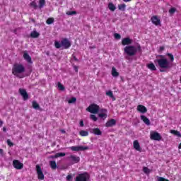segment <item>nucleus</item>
<instances>
[{"instance_id": "obj_1", "label": "nucleus", "mask_w": 181, "mask_h": 181, "mask_svg": "<svg viewBox=\"0 0 181 181\" xmlns=\"http://www.w3.org/2000/svg\"><path fill=\"white\" fill-rule=\"evenodd\" d=\"M157 57L159 59H155L154 62L158 64V66L160 69V71L163 73L165 70H168L170 68V62L168 59L165 58L163 55H158Z\"/></svg>"}, {"instance_id": "obj_2", "label": "nucleus", "mask_w": 181, "mask_h": 181, "mask_svg": "<svg viewBox=\"0 0 181 181\" xmlns=\"http://www.w3.org/2000/svg\"><path fill=\"white\" fill-rule=\"evenodd\" d=\"M26 71V69L25 68V66L22 64H14L12 68V74L13 76H16V77H18V78H23L25 77L23 75V73Z\"/></svg>"}, {"instance_id": "obj_3", "label": "nucleus", "mask_w": 181, "mask_h": 181, "mask_svg": "<svg viewBox=\"0 0 181 181\" xmlns=\"http://www.w3.org/2000/svg\"><path fill=\"white\" fill-rule=\"evenodd\" d=\"M124 52L129 57H133L138 52H142V48L140 45H139L137 47L134 45H127L124 48Z\"/></svg>"}, {"instance_id": "obj_4", "label": "nucleus", "mask_w": 181, "mask_h": 181, "mask_svg": "<svg viewBox=\"0 0 181 181\" xmlns=\"http://www.w3.org/2000/svg\"><path fill=\"white\" fill-rule=\"evenodd\" d=\"M86 110L91 114H98L100 111V106L97 104H91L87 107Z\"/></svg>"}, {"instance_id": "obj_5", "label": "nucleus", "mask_w": 181, "mask_h": 181, "mask_svg": "<svg viewBox=\"0 0 181 181\" xmlns=\"http://www.w3.org/2000/svg\"><path fill=\"white\" fill-rule=\"evenodd\" d=\"M90 180V175L87 173L78 174L76 177L75 181H88Z\"/></svg>"}, {"instance_id": "obj_6", "label": "nucleus", "mask_w": 181, "mask_h": 181, "mask_svg": "<svg viewBox=\"0 0 181 181\" xmlns=\"http://www.w3.org/2000/svg\"><path fill=\"white\" fill-rule=\"evenodd\" d=\"M70 149L74 151V152H80L83 151H88V146H73L70 147Z\"/></svg>"}, {"instance_id": "obj_7", "label": "nucleus", "mask_w": 181, "mask_h": 181, "mask_svg": "<svg viewBox=\"0 0 181 181\" xmlns=\"http://www.w3.org/2000/svg\"><path fill=\"white\" fill-rule=\"evenodd\" d=\"M36 172L37 175V177L39 180H45V174H43V171H42V168L40 165H36Z\"/></svg>"}, {"instance_id": "obj_8", "label": "nucleus", "mask_w": 181, "mask_h": 181, "mask_svg": "<svg viewBox=\"0 0 181 181\" xmlns=\"http://www.w3.org/2000/svg\"><path fill=\"white\" fill-rule=\"evenodd\" d=\"M61 45L64 49H70L71 47V42L67 38H63L61 40Z\"/></svg>"}, {"instance_id": "obj_9", "label": "nucleus", "mask_w": 181, "mask_h": 181, "mask_svg": "<svg viewBox=\"0 0 181 181\" xmlns=\"http://www.w3.org/2000/svg\"><path fill=\"white\" fill-rule=\"evenodd\" d=\"M150 138L152 141H160V139H162V136L156 132H153L150 134Z\"/></svg>"}, {"instance_id": "obj_10", "label": "nucleus", "mask_w": 181, "mask_h": 181, "mask_svg": "<svg viewBox=\"0 0 181 181\" xmlns=\"http://www.w3.org/2000/svg\"><path fill=\"white\" fill-rule=\"evenodd\" d=\"M13 166L15 169H17V170L23 169V163H21L18 160H13Z\"/></svg>"}, {"instance_id": "obj_11", "label": "nucleus", "mask_w": 181, "mask_h": 181, "mask_svg": "<svg viewBox=\"0 0 181 181\" xmlns=\"http://www.w3.org/2000/svg\"><path fill=\"white\" fill-rule=\"evenodd\" d=\"M151 21L153 25H155L156 26H159V25H160V18H158V16H153Z\"/></svg>"}, {"instance_id": "obj_12", "label": "nucleus", "mask_w": 181, "mask_h": 181, "mask_svg": "<svg viewBox=\"0 0 181 181\" xmlns=\"http://www.w3.org/2000/svg\"><path fill=\"white\" fill-rule=\"evenodd\" d=\"M19 93L21 95H22L24 101H26V100L29 99V95L28 94V92H26V90L20 88Z\"/></svg>"}, {"instance_id": "obj_13", "label": "nucleus", "mask_w": 181, "mask_h": 181, "mask_svg": "<svg viewBox=\"0 0 181 181\" xmlns=\"http://www.w3.org/2000/svg\"><path fill=\"white\" fill-rule=\"evenodd\" d=\"M122 46H129L132 45V40L129 37H125L122 40Z\"/></svg>"}, {"instance_id": "obj_14", "label": "nucleus", "mask_w": 181, "mask_h": 181, "mask_svg": "<svg viewBox=\"0 0 181 181\" xmlns=\"http://www.w3.org/2000/svg\"><path fill=\"white\" fill-rule=\"evenodd\" d=\"M137 111L141 114H145L146 112H148V109L143 105H139L137 106Z\"/></svg>"}, {"instance_id": "obj_15", "label": "nucleus", "mask_w": 181, "mask_h": 181, "mask_svg": "<svg viewBox=\"0 0 181 181\" xmlns=\"http://www.w3.org/2000/svg\"><path fill=\"white\" fill-rule=\"evenodd\" d=\"M116 124H117V121H115V119H111L106 122L105 127L107 128H110L111 127H114V125H116Z\"/></svg>"}, {"instance_id": "obj_16", "label": "nucleus", "mask_w": 181, "mask_h": 181, "mask_svg": "<svg viewBox=\"0 0 181 181\" xmlns=\"http://www.w3.org/2000/svg\"><path fill=\"white\" fill-rule=\"evenodd\" d=\"M69 159H70L71 162H74V163H78V162H80V157L76 155H71Z\"/></svg>"}, {"instance_id": "obj_17", "label": "nucleus", "mask_w": 181, "mask_h": 181, "mask_svg": "<svg viewBox=\"0 0 181 181\" xmlns=\"http://www.w3.org/2000/svg\"><path fill=\"white\" fill-rule=\"evenodd\" d=\"M133 146L136 151H138L139 152H142V149L141 148V146L139 145V142L138 140H135L133 142Z\"/></svg>"}, {"instance_id": "obj_18", "label": "nucleus", "mask_w": 181, "mask_h": 181, "mask_svg": "<svg viewBox=\"0 0 181 181\" xmlns=\"http://www.w3.org/2000/svg\"><path fill=\"white\" fill-rule=\"evenodd\" d=\"M140 118H141V121H143V122H144V124H146V125H151V120H149V119L148 117H146V116L141 115Z\"/></svg>"}, {"instance_id": "obj_19", "label": "nucleus", "mask_w": 181, "mask_h": 181, "mask_svg": "<svg viewBox=\"0 0 181 181\" xmlns=\"http://www.w3.org/2000/svg\"><path fill=\"white\" fill-rule=\"evenodd\" d=\"M90 132L94 135H103V132H101V130L98 127L92 129V131Z\"/></svg>"}, {"instance_id": "obj_20", "label": "nucleus", "mask_w": 181, "mask_h": 181, "mask_svg": "<svg viewBox=\"0 0 181 181\" xmlns=\"http://www.w3.org/2000/svg\"><path fill=\"white\" fill-rule=\"evenodd\" d=\"M23 59H25L28 63H32V57L27 52H24Z\"/></svg>"}, {"instance_id": "obj_21", "label": "nucleus", "mask_w": 181, "mask_h": 181, "mask_svg": "<svg viewBox=\"0 0 181 181\" xmlns=\"http://www.w3.org/2000/svg\"><path fill=\"white\" fill-rule=\"evenodd\" d=\"M30 36V37H33V39H36L39 36H40V34L39 33H37V31L34 30V31L31 32Z\"/></svg>"}, {"instance_id": "obj_22", "label": "nucleus", "mask_w": 181, "mask_h": 181, "mask_svg": "<svg viewBox=\"0 0 181 181\" xmlns=\"http://www.w3.org/2000/svg\"><path fill=\"white\" fill-rule=\"evenodd\" d=\"M49 166L53 170H56L57 169V164L54 160L49 161Z\"/></svg>"}, {"instance_id": "obj_23", "label": "nucleus", "mask_w": 181, "mask_h": 181, "mask_svg": "<svg viewBox=\"0 0 181 181\" xmlns=\"http://www.w3.org/2000/svg\"><path fill=\"white\" fill-rule=\"evenodd\" d=\"M147 67L151 71H156V66H155V64L153 63H150V64H147Z\"/></svg>"}, {"instance_id": "obj_24", "label": "nucleus", "mask_w": 181, "mask_h": 181, "mask_svg": "<svg viewBox=\"0 0 181 181\" xmlns=\"http://www.w3.org/2000/svg\"><path fill=\"white\" fill-rule=\"evenodd\" d=\"M106 95L112 98V101H115V96H114V93L112 90H108L106 92Z\"/></svg>"}, {"instance_id": "obj_25", "label": "nucleus", "mask_w": 181, "mask_h": 181, "mask_svg": "<svg viewBox=\"0 0 181 181\" xmlns=\"http://www.w3.org/2000/svg\"><path fill=\"white\" fill-rule=\"evenodd\" d=\"M112 76L113 77H118V76H119V73L117 71V69L114 66L112 68Z\"/></svg>"}, {"instance_id": "obj_26", "label": "nucleus", "mask_w": 181, "mask_h": 181, "mask_svg": "<svg viewBox=\"0 0 181 181\" xmlns=\"http://www.w3.org/2000/svg\"><path fill=\"white\" fill-rule=\"evenodd\" d=\"M170 134H172L173 135H175V136H177L178 138H181L180 132L177 130H170Z\"/></svg>"}, {"instance_id": "obj_27", "label": "nucleus", "mask_w": 181, "mask_h": 181, "mask_svg": "<svg viewBox=\"0 0 181 181\" xmlns=\"http://www.w3.org/2000/svg\"><path fill=\"white\" fill-rule=\"evenodd\" d=\"M108 8H109L110 11H112V12H114V11H115V9H117L115 6L112 3L108 4Z\"/></svg>"}, {"instance_id": "obj_28", "label": "nucleus", "mask_w": 181, "mask_h": 181, "mask_svg": "<svg viewBox=\"0 0 181 181\" xmlns=\"http://www.w3.org/2000/svg\"><path fill=\"white\" fill-rule=\"evenodd\" d=\"M79 135L81 136H88V132L85 131V130H81L79 132Z\"/></svg>"}, {"instance_id": "obj_29", "label": "nucleus", "mask_w": 181, "mask_h": 181, "mask_svg": "<svg viewBox=\"0 0 181 181\" xmlns=\"http://www.w3.org/2000/svg\"><path fill=\"white\" fill-rule=\"evenodd\" d=\"M46 5V1L45 0H40L39 1V8L42 9L43 6Z\"/></svg>"}, {"instance_id": "obj_30", "label": "nucleus", "mask_w": 181, "mask_h": 181, "mask_svg": "<svg viewBox=\"0 0 181 181\" xmlns=\"http://www.w3.org/2000/svg\"><path fill=\"white\" fill-rule=\"evenodd\" d=\"M127 8V5H125V4H119L118 5V9L119 11H125V8Z\"/></svg>"}, {"instance_id": "obj_31", "label": "nucleus", "mask_w": 181, "mask_h": 181, "mask_svg": "<svg viewBox=\"0 0 181 181\" xmlns=\"http://www.w3.org/2000/svg\"><path fill=\"white\" fill-rule=\"evenodd\" d=\"M33 108H34V110H39L40 105H39L36 101H33Z\"/></svg>"}, {"instance_id": "obj_32", "label": "nucleus", "mask_w": 181, "mask_h": 181, "mask_svg": "<svg viewBox=\"0 0 181 181\" xmlns=\"http://www.w3.org/2000/svg\"><path fill=\"white\" fill-rule=\"evenodd\" d=\"M54 22V18L52 17L47 18V20L46 21L47 25H52V23H53Z\"/></svg>"}, {"instance_id": "obj_33", "label": "nucleus", "mask_w": 181, "mask_h": 181, "mask_svg": "<svg viewBox=\"0 0 181 181\" xmlns=\"http://www.w3.org/2000/svg\"><path fill=\"white\" fill-rule=\"evenodd\" d=\"M54 46L56 49H60V47H62V42L59 41H55L54 42Z\"/></svg>"}, {"instance_id": "obj_34", "label": "nucleus", "mask_w": 181, "mask_h": 181, "mask_svg": "<svg viewBox=\"0 0 181 181\" xmlns=\"http://www.w3.org/2000/svg\"><path fill=\"white\" fill-rule=\"evenodd\" d=\"M76 101H77V98L73 97L68 100V103H69V104H74V103H76Z\"/></svg>"}, {"instance_id": "obj_35", "label": "nucleus", "mask_w": 181, "mask_h": 181, "mask_svg": "<svg viewBox=\"0 0 181 181\" xmlns=\"http://www.w3.org/2000/svg\"><path fill=\"white\" fill-rule=\"evenodd\" d=\"M58 88H59V90H60L61 91H64V86H63V84H62V83L58 82Z\"/></svg>"}, {"instance_id": "obj_36", "label": "nucleus", "mask_w": 181, "mask_h": 181, "mask_svg": "<svg viewBox=\"0 0 181 181\" xmlns=\"http://www.w3.org/2000/svg\"><path fill=\"white\" fill-rule=\"evenodd\" d=\"M98 117L100 118H103V119H105V118H107V113H99Z\"/></svg>"}, {"instance_id": "obj_37", "label": "nucleus", "mask_w": 181, "mask_h": 181, "mask_svg": "<svg viewBox=\"0 0 181 181\" xmlns=\"http://www.w3.org/2000/svg\"><path fill=\"white\" fill-rule=\"evenodd\" d=\"M63 156H66V153H57L55 156L57 158H62Z\"/></svg>"}, {"instance_id": "obj_38", "label": "nucleus", "mask_w": 181, "mask_h": 181, "mask_svg": "<svg viewBox=\"0 0 181 181\" xmlns=\"http://www.w3.org/2000/svg\"><path fill=\"white\" fill-rule=\"evenodd\" d=\"M66 15H68L69 16H70L71 15H77V11H67Z\"/></svg>"}, {"instance_id": "obj_39", "label": "nucleus", "mask_w": 181, "mask_h": 181, "mask_svg": "<svg viewBox=\"0 0 181 181\" xmlns=\"http://www.w3.org/2000/svg\"><path fill=\"white\" fill-rule=\"evenodd\" d=\"M167 56H168L170 62H173V60H175V57H173V54L171 53H167Z\"/></svg>"}, {"instance_id": "obj_40", "label": "nucleus", "mask_w": 181, "mask_h": 181, "mask_svg": "<svg viewBox=\"0 0 181 181\" xmlns=\"http://www.w3.org/2000/svg\"><path fill=\"white\" fill-rule=\"evenodd\" d=\"M30 6H33V8H34V9H37V4L35 3V1H32L30 4Z\"/></svg>"}, {"instance_id": "obj_41", "label": "nucleus", "mask_w": 181, "mask_h": 181, "mask_svg": "<svg viewBox=\"0 0 181 181\" xmlns=\"http://www.w3.org/2000/svg\"><path fill=\"white\" fill-rule=\"evenodd\" d=\"M90 119H92V121H94L95 122L98 119V118L95 117V115H90Z\"/></svg>"}, {"instance_id": "obj_42", "label": "nucleus", "mask_w": 181, "mask_h": 181, "mask_svg": "<svg viewBox=\"0 0 181 181\" xmlns=\"http://www.w3.org/2000/svg\"><path fill=\"white\" fill-rule=\"evenodd\" d=\"M143 172L146 174L151 173V170H149V168H148V167H144Z\"/></svg>"}, {"instance_id": "obj_43", "label": "nucleus", "mask_w": 181, "mask_h": 181, "mask_svg": "<svg viewBox=\"0 0 181 181\" xmlns=\"http://www.w3.org/2000/svg\"><path fill=\"white\" fill-rule=\"evenodd\" d=\"M175 12H176V8L173 7L169 10V13L170 15H173V13H175Z\"/></svg>"}, {"instance_id": "obj_44", "label": "nucleus", "mask_w": 181, "mask_h": 181, "mask_svg": "<svg viewBox=\"0 0 181 181\" xmlns=\"http://www.w3.org/2000/svg\"><path fill=\"white\" fill-rule=\"evenodd\" d=\"M7 145L10 147L13 146V143L10 139L7 140Z\"/></svg>"}, {"instance_id": "obj_45", "label": "nucleus", "mask_w": 181, "mask_h": 181, "mask_svg": "<svg viewBox=\"0 0 181 181\" xmlns=\"http://www.w3.org/2000/svg\"><path fill=\"white\" fill-rule=\"evenodd\" d=\"M114 36H115V39H117V40L121 39V35L118 33H115Z\"/></svg>"}, {"instance_id": "obj_46", "label": "nucleus", "mask_w": 181, "mask_h": 181, "mask_svg": "<svg viewBox=\"0 0 181 181\" xmlns=\"http://www.w3.org/2000/svg\"><path fill=\"white\" fill-rule=\"evenodd\" d=\"M99 111L101 112L100 114H107V109H100Z\"/></svg>"}, {"instance_id": "obj_47", "label": "nucleus", "mask_w": 181, "mask_h": 181, "mask_svg": "<svg viewBox=\"0 0 181 181\" xmlns=\"http://www.w3.org/2000/svg\"><path fill=\"white\" fill-rule=\"evenodd\" d=\"M158 181H169V180L165 179V178L163 177H158Z\"/></svg>"}, {"instance_id": "obj_48", "label": "nucleus", "mask_w": 181, "mask_h": 181, "mask_svg": "<svg viewBox=\"0 0 181 181\" xmlns=\"http://www.w3.org/2000/svg\"><path fill=\"white\" fill-rule=\"evenodd\" d=\"M73 179V176H71V175H68L67 176H66V180L67 181H70V180H71Z\"/></svg>"}, {"instance_id": "obj_49", "label": "nucleus", "mask_w": 181, "mask_h": 181, "mask_svg": "<svg viewBox=\"0 0 181 181\" xmlns=\"http://www.w3.org/2000/svg\"><path fill=\"white\" fill-rule=\"evenodd\" d=\"M74 70H75V71H76V73L78 72V67H77V66H74Z\"/></svg>"}, {"instance_id": "obj_50", "label": "nucleus", "mask_w": 181, "mask_h": 181, "mask_svg": "<svg viewBox=\"0 0 181 181\" xmlns=\"http://www.w3.org/2000/svg\"><path fill=\"white\" fill-rule=\"evenodd\" d=\"M80 127H84V122L83 120L80 121Z\"/></svg>"}, {"instance_id": "obj_51", "label": "nucleus", "mask_w": 181, "mask_h": 181, "mask_svg": "<svg viewBox=\"0 0 181 181\" xmlns=\"http://www.w3.org/2000/svg\"><path fill=\"white\" fill-rule=\"evenodd\" d=\"M160 52H163V50H165V47L162 46V47H160Z\"/></svg>"}, {"instance_id": "obj_52", "label": "nucleus", "mask_w": 181, "mask_h": 181, "mask_svg": "<svg viewBox=\"0 0 181 181\" xmlns=\"http://www.w3.org/2000/svg\"><path fill=\"white\" fill-rule=\"evenodd\" d=\"M49 158L51 159H56V158H57V157H56V154L54 156H50Z\"/></svg>"}, {"instance_id": "obj_53", "label": "nucleus", "mask_w": 181, "mask_h": 181, "mask_svg": "<svg viewBox=\"0 0 181 181\" xmlns=\"http://www.w3.org/2000/svg\"><path fill=\"white\" fill-rule=\"evenodd\" d=\"M73 59L75 62H78V59H77V57H76L74 55H73Z\"/></svg>"}, {"instance_id": "obj_54", "label": "nucleus", "mask_w": 181, "mask_h": 181, "mask_svg": "<svg viewBox=\"0 0 181 181\" xmlns=\"http://www.w3.org/2000/svg\"><path fill=\"white\" fill-rule=\"evenodd\" d=\"M2 125H4V122L0 119V127H2Z\"/></svg>"}, {"instance_id": "obj_55", "label": "nucleus", "mask_w": 181, "mask_h": 181, "mask_svg": "<svg viewBox=\"0 0 181 181\" xmlns=\"http://www.w3.org/2000/svg\"><path fill=\"white\" fill-rule=\"evenodd\" d=\"M3 132H6V127H3Z\"/></svg>"}, {"instance_id": "obj_56", "label": "nucleus", "mask_w": 181, "mask_h": 181, "mask_svg": "<svg viewBox=\"0 0 181 181\" xmlns=\"http://www.w3.org/2000/svg\"><path fill=\"white\" fill-rule=\"evenodd\" d=\"M61 132H62V134H66V131L64 129H62Z\"/></svg>"}, {"instance_id": "obj_57", "label": "nucleus", "mask_w": 181, "mask_h": 181, "mask_svg": "<svg viewBox=\"0 0 181 181\" xmlns=\"http://www.w3.org/2000/svg\"><path fill=\"white\" fill-rule=\"evenodd\" d=\"M124 1V2H131V1H132V0H123Z\"/></svg>"}, {"instance_id": "obj_58", "label": "nucleus", "mask_w": 181, "mask_h": 181, "mask_svg": "<svg viewBox=\"0 0 181 181\" xmlns=\"http://www.w3.org/2000/svg\"><path fill=\"white\" fill-rule=\"evenodd\" d=\"M0 153H4V150L2 148H0Z\"/></svg>"}, {"instance_id": "obj_59", "label": "nucleus", "mask_w": 181, "mask_h": 181, "mask_svg": "<svg viewBox=\"0 0 181 181\" xmlns=\"http://www.w3.org/2000/svg\"><path fill=\"white\" fill-rule=\"evenodd\" d=\"M46 54H47V56H49V54H50V52L47 51V52H46Z\"/></svg>"}]
</instances>
